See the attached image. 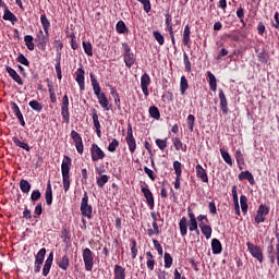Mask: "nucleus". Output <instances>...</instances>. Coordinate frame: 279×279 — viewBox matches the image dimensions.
Segmentation results:
<instances>
[{
	"mask_svg": "<svg viewBox=\"0 0 279 279\" xmlns=\"http://www.w3.org/2000/svg\"><path fill=\"white\" fill-rule=\"evenodd\" d=\"M92 119L94 122V128L98 138H101V123H99V116L97 114V109H93Z\"/></svg>",
	"mask_w": 279,
	"mask_h": 279,
	"instance_id": "17",
	"label": "nucleus"
},
{
	"mask_svg": "<svg viewBox=\"0 0 279 279\" xmlns=\"http://www.w3.org/2000/svg\"><path fill=\"white\" fill-rule=\"evenodd\" d=\"M131 254L132 258H136L138 254V248L136 247V240H132Z\"/></svg>",
	"mask_w": 279,
	"mask_h": 279,
	"instance_id": "60",
	"label": "nucleus"
},
{
	"mask_svg": "<svg viewBox=\"0 0 279 279\" xmlns=\"http://www.w3.org/2000/svg\"><path fill=\"white\" fill-rule=\"evenodd\" d=\"M153 245L155 250L158 252L159 256H162L163 251H162V245H160V242H158V240H153Z\"/></svg>",
	"mask_w": 279,
	"mask_h": 279,
	"instance_id": "59",
	"label": "nucleus"
},
{
	"mask_svg": "<svg viewBox=\"0 0 279 279\" xmlns=\"http://www.w3.org/2000/svg\"><path fill=\"white\" fill-rule=\"evenodd\" d=\"M16 62L23 64V66H29V60L26 59L25 54L20 53L16 58Z\"/></svg>",
	"mask_w": 279,
	"mask_h": 279,
	"instance_id": "51",
	"label": "nucleus"
},
{
	"mask_svg": "<svg viewBox=\"0 0 279 279\" xmlns=\"http://www.w3.org/2000/svg\"><path fill=\"white\" fill-rule=\"evenodd\" d=\"M81 214L83 217L93 219V206L88 204V192H85L81 202Z\"/></svg>",
	"mask_w": 279,
	"mask_h": 279,
	"instance_id": "5",
	"label": "nucleus"
},
{
	"mask_svg": "<svg viewBox=\"0 0 279 279\" xmlns=\"http://www.w3.org/2000/svg\"><path fill=\"white\" fill-rule=\"evenodd\" d=\"M40 197H41L40 190H34L31 194L32 202H38Z\"/></svg>",
	"mask_w": 279,
	"mask_h": 279,
	"instance_id": "58",
	"label": "nucleus"
},
{
	"mask_svg": "<svg viewBox=\"0 0 279 279\" xmlns=\"http://www.w3.org/2000/svg\"><path fill=\"white\" fill-rule=\"evenodd\" d=\"M7 73H9L10 77L15 81L19 86H23V78H21V75L16 72V70L12 69L10 65L5 66Z\"/></svg>",
	"mask_w": 279,
	"mask_h": 279,
	"instance_id": "18",
	"label": "nucleus"
},
{
	"mask_svg": "<svg viewBox=\"0 0 279 279\" xmlns=\"http://www.w3.org/2000/svg\"><path fill=\"white\" fill-rule=\"evenodd\" d=\"M155 143H156L157 147H158L161 151L165 150V149H167V138H165V140L157 138V140L155 141Z\"/></svg>",
	"mask_w": 279,
	"mask_h": 279,
	"instance_id": "53",
	"label": "nucleus"
},
{
	"mask_svg": "<svg viewBox=\"0 0 279 279\" xmlns=\"http://www.w3.org/2000/svg\"><path fill=\"white\" fill-rule=\"evenodd\" d=\"M126 143L131 154H134V151H136V140L134 138L131 124L128 126Z\"/></svg>",
	"mask_w": 279,
	"mask_h": 279,
	"instance_id": "11",
	"label": "nucleus"
},
{
	"mask_svg": "<svg viewBox=\"0 0 279 279\" xmlns=\"http://www.w3.org/2000/svg\"><path fill=\"white\" fill-rule=\"evenodd\" d=\"M2 19H3V21H10V23H12V25H15L19 22V17H16V15H14V13H12V11H10V9L4 10V14H3Z\"/></svg>",
	"mask_w": 279,
	"mask_h": 279,
	"instance_id": "27",
	"label": "nucleus"
},
{
	"mask_svg": "<svg viewBox=\"0 0 279 279\" xmlns=\"http://www.w3.org/2000/svg\"><path fill=\"white\" fill-rule=\"evenodd\" d=\"M191 43V27L186 25L183 31V45H189Z\"/></svg>",
	"mask_w": 279,
	"mask_h": 279,
	"instance_id": "38",
	"label": "nucleus"
},
{
	"mask_svg": "<svg viewBox=\"0 0 279 279\" xmlns=\"http://www.w3.org/2000/svg\"><path fill=\"white\" fill-rule=\"evenodd\" d=\"M149 84H151V77H149V74L144 73L141 76V88L142 93H144L145 97L149 95Z\"/></svg>",
	"mask_w": 279,
	"mask_h": 279,
	"instance_id": "13",
	"label": "nucleus"
},
{
	"mask_svg": "<svg viewBox=\"0 0 279 279\" xmlns=\"http://www.w3.org/2000/svg\"><path fill=\"white\" fill-rule=\"evenodd\" d=\"M61 117H62L64 123L70 122L71 114L69 113V96L66 94L62 98Z\"/></svg>",
	"mask_w": 279,
	"mask_h": 279,
	"instance_id": "9",
	"label": "nucleus"
},
{
	"mask_svg": "<svg viewBox=\"0 0 279 279\" xmlns=\"http://www.w3.org/2000/svg\"><path fill=\"white\" fill-rule=\"evenodd\" d=\"M179 230L181 236H186L189 234V222L186 220V217H182L179 221Z\"/></svg>",
	"mask_w": 279,
	"mask_h": 279,
	"instance_id": "25",
	"label": "nucleus"
},
{
	"mask_svg": "<svg viewBox=\"0 0 279 279\" xmlns=\"http://www.w3.org/2000/svg\"><path fill=\"white\" fill-rule=\"evenodd\" d=\"M83 49L86 56H93V44H90V41H83Z\"/></svg>",
	"mask_w": 279,
	"mask_h": 279,
	"instance_id": "44",
	"label": "nucleus"
},
{
	"mask_svg": "<svg viewBox=\"0 0 279 279\" xmlns=\"http://www.w3.org/2000/svg\"><path fill=\"white\" fill-rule=\"evenodd\" d=\"M29 108H32V110H35V112H41L43 111V105L40 102H38V100H31L28 102Z\"/></svg>",
	"mask_w": 279,
	"mask_h": 279,
	"instance_id": "42",
	"label": "nucleus"
},
{
	"mask_svg": "<svg viewBox=\"0 0 279 279\" xmlns=\"http://www.w3.org/2000/svg\"><path fill=\"white\" fill-rule=\"evenodd\" d=\"M219 100H220V110L222 114H228V99L226 98V94L223 89H219Z\"/></svg>",
	"mask_w": 279,
	"mask_h": 279,
	"instance_id": "19",
	"label": "nucleus"
},
{
	"mask_svg": "<svg viewBox=\"0 0 279 279\" xmlns=\"http://www.w3.org/2000/svg\"><path fill=\"white\" fill-rule=\"evenodd\" d=\"M20 189L22 191V193H29V191H32V184L29 183V181L22 179L20 181Z\"/></svg>",
	"mask_w": 279,
	"mask_h": 279,
	"instance_id": "35",
	"label": "nucleus"
},
{
	"mask_svg": "<svg viewBox=\"0 0 279 279\" xmlns=\"http://www.w3.org/2000/svg\"><path fill=\"white\" fill-rule=\"evenodd\" d=\"M94 95H96L98 99V104L104 108V110H110V102L108 101V97H106L105 93H101V86L99 85V82L97 81V77L94 73L89 74Z\"/></svg>",
	"mask_w": 279,
	"mask_h": 279,
	"instance_id": "1",
	"label": "nucleus"
},
{
	"mask_svg": "<svg viewBox=\"0 0 279 279\" xmlns=\"http://www.w3.org/2000/svg\"><path fill=\"white\" fill-rule=\"evenodd\" d=\"M208 208H209L210 215H215L217 213V205L215 204V202H209Z\"/></svg>",
	"mask_w": 279,
	"mask_h": 279,
	"instance_id": "64",
	"label": "nucleus"
},
{
	"mask_svg": "<svg viewBox=\"0 0 279 279\" xmlns=\"http://www.w3.org/2000/svg\"><path fill=\"white\" fill-rule=\"evenodd\" d=\"M195 169H196V177L198 178V180L208 184V172L206 171V169H204V167H202V165L199 163L196 165Z\"/></svg>",
	"mask_w": 279,
	"mask_h": 279,
	"instance_id": "16",
	"label": "nucleus"
},
{
	"mask_svg": "<svg viewBox=\"0 0 279 279\" xmlns=\"http://www.w3.org/2000/svg\"><path fill=\"white\" fill-rule=\"evenodd\" d=\"M238 180H240V182L243 180H247V182H250V184H252V186H254V184H256V181L254 180V174H252V172H250V170L242 171L238 175Z\"/></svg>",
	"mask_w": 279,
	"mask_h": 279,
	"instance_id": "20",
	"label": "nucleus"
},
{
	"mask_svg": "<svg viewBox=\"0 0 279 279\" xmlns=\"http://www.w3.org/2000/svg\"><path fill=\"white\" fill-rule=\"evenodd\" d=\"M153 36L155 40H157L158 45H161V46L165 45V36H162L160 32L155 31L153 33Z\"/></svg>",
	"mask_w": 279,
	"mask_h": 279,
	"instance_id": "49",
	"label": "nucleus"
},
{
	"mask_svg": "<svg viewBox=\"0 0 279 279\" xmlns=\"http://www.w3.org/2000/svg\"><path fill=\"white\" fill-rule=\"evenodd\" d=\"M231 193L233 197V204L234 205L239 204V194L236 193V185L232 186Z\"/></svg>",
	"mask_w": 279,
	"mask_h": 279,
	"instance_id": "62",
	"label": "nucleus"
},
{
	"mask_svg": "<svg viewBox=\"0 0 279 279\" xmlns=\"http://www.w3.org/2000/svg\"><path fill=\"white\" fill-rule=\"evenodd\" d=\"M57 265L63 271H66V269H69V265H70L69 255H63V256L59 257L57 259Z\"/></svg>",
	"mask_w": 279,
	"mask_h": 279,
	"instance_id": "26",
	"label": "nucleus"
},
{
	"mask_svg": "<svg viewBox=\"0 0 279 279\" xmlns=\"http://www.w3.org/2000/svg\"><path fill=\"white\" fill-rule=\"evenodd\" d=\"M187 125H189V130L191 132H193V130L195 128V116H193V114L187 116Z\"/></svg>",
	"mask_w": 279,
	"mask_h": 279,
	"instance_id": "55",
	"label": "nucleus"
},
{
	"mask_svg": "<svg viewBox=\"0 0 279 279\" xmlns=\"http://www.w3.org/2000/svg\"><path fill=\"white\" fill-rule=\"evenodd\" d=\"M116 31L118 34H125L128 32V26H125V22L119 21L116 25Z\"/></svg>",
	"mask_w": 279,
	"mask_h": 279,
	"instance_id": "43",
	"label": "nucleus"
},
{
	"mask_svg": "<svg viewBox=\"0 0 279 279\" xmlns=\"http://www.w3.org/2000/svg\"><path fill=\"white\" fill-rule=\"evenodd\" d=\"M183 62L185 66V71L191 73V61L189 60V54L186 52L183 53Z\"/></svg>",
	"mask_w": 279,
	"mask_h": 279,
	"instance_id": "54",
	"label": "nucleus"
},
{
	"mask_svg": "<svg viewBox=\"0 0 279 279\" xmlns=\"http://www.w3.org/2000/svg\"><path fill=\"white\" fill-rule=\"evenodd\" d=\"M113 276L114 279H125V268L121 265H114Z\"/></svg>",
	"mask_w": 279,
	"mask_h": 279,
	"instance_id": "28",
	"label": "nucleus"
},
{
	"mask_svg": "<svg viewBox=\"0 0 279 279\" xmlns=\"http://www.w3.org/2000/svg\"><path fill=\"white\" fill-rule=\"evenodd\" d=\"M111 95H112V97H114L116 106H118V108H120L121 107V98L119 97V93H117V90L112 89Z\"/></svg>",
	"mask_w": 279,
	"mask_h": 279,
	"instance_id": "61",
	"label": "nucleus"
},
{
	"mask_svg": "<svg viewBox=\"0 0 279 279\" xmlns=\"http://www.w3.org/2000/svg\"><path fill=\"white\" fill-rule=\"evenodd\" d=\"M35 43H37V48L39 51H47V45L49 44V33L40 29L36 34Z\"/></svg>",
	"mask_w": 279,
	"mask_h": 279,
	"instance_id": "4",
	"label": "nucleus"
},
{
	"mask_svg": "<svg viewBox=\"0 0 279 279\" xmlns=\"http://www.w3.org/2000/svg\"><path fill=\"white\" fill-rule=\"evenodd\" d=\"M84 73H85L84 68L81 65V68L77 69V74H76V78H75L81 90H85V88H86L85 83H84Z\"/></svg>",
	"mask_w": 279,
	"mask_h": 279,
	"instance_id": "22",
	"label": "nucleus"
},
{
	"mask_svg": "<svg viewBox=\"0 0 279 279\" xmlns=\"http://www.w3.org/2000/svg\"><path fill=\"white\" fill-rule=\"evenodd\" d=\"M148 112H149V117H151V119H155L156 121H158L160 119V110H158V107L151 106L148 109Z\"/></svg>",
	"mask_w": 279,
	"mask_h": 279,
	"instance_id": "37",
	"label": "nucleus"
},
{
	"mask_svg": "<svg viewBox=\"0 0 279 279\" xmlns=\"http://www.w3.org/2000/svg\"><path fill=\"white\" fill-rule=\"evenodd\" d=\"M201 231L204 234L205 239H210L213 236V227L201 222L199 225Z\"/></svg>",
	"mask_w": 279,
	"mask_h": 279,
	"instance_id": "29",
	"label": "nucleus"
},
{
	"mask_svg": "<svg viewBox=\"0 0 279 279\" xmlns=\"http://www.w3.org/2000/svg\"><path fill=\"white\" fill-rule=\"evenodd\" d=\"M71 138H73L75 143V148L80 154H84V142H82V135L76 131L71 132Z\"/></svg>",
	"mask_w": 279,
	"mask_h": 279,
	"instance_id": "14",
	"label": "nucleus"
},
{
	"mask_svg": "<svg viewBox=\"0 0 279 279\" xmlns=\"http://www.w3.org/2000/svg\"><path fill=\"white\" fill-rule=\"evenodd\" d=\"M40 23L45 34L49 33V29L51 27V22H49V19H47L46 14L40 15Z\"/></svg>",
	"mask_w": 279,
	"mask_h": 279,
	"instance_id": "32",
	"label": "nucleus"
},
{
	"mask_svg": "<svg viewBox=\"0 0 279 279\" xmlns=\"http://www.w3.org/2000/svg\"><path fill=\"white\" fill-rule=\"evenodd\" d=\"M53 45L57 52H61L64 49V44L60 39H54Z\"/></svg>",
	"mask_w": 279,
	"mask_h": 279,
	"instance_id": "57",
	"label": "nucleus"
},
{
	"mask_svg": "<svg viewBox=\"0 0 279 279\" xmlns=\"http://www.w3.org/2000/svg\"><path fill=\"white\" fill-rule=\"evenodd\" d=\"M140 3H142L144 12L146 14H149L151 12V2L149 0H137Z\"/></svg>",
	"mask_w": 279,
	"mask_h": 279,
	"instance_id": "47",
	"label": "nucleus"
},
{
	"mask_svg": "<svg viewBox=\"0 0 279 279\" xmlns=\"http://www.w3.org/2000/svg\"><path fill=\"white\" fill-rule=\"evenodd\" d=\"M211 250L213 254H221L223 248L221 246V242L218 239L211 240Z\"/></svg>",
	"mask_w": 279,
	"mask_h": 279,
	"instance_id": "31",
	"label": "nucleus"
},
{
	"mask_svg": "<svg viewBox=\"0 0 279 279\" xmlns=\"http://www.w3.org/2000/svg\"><path fill=\"white\" fill-rule=\"evenodd\" d=\"M92 160L93 162H97L99 160H104L106 158V153L101 150V147L97 144H93L90 147Z\"/></svg>",
	"mask_w": 279,
	"mask_h": 279,
	"instance_id": "10",
	"label": "nucleus"
},
{
	"mask_svg": "<svg viewBox=\"0 0 279 279\" xmlns=\"http://www.w3.org/2000/svg\"><path fill=\"white\" fill-rule=\"evenodd\" d=\"M71 157L64 156L61 163V174L64 193H69V189H71Z\"/></svg>",
	"mask_w": 279,
	"mask_h": 279,
	"instance_id": "2",
	"label": "nucleus"
},
{
	"mask_svg": "<svg viewBox=\"0 0 279 279\" xmlns=\"http://www.w3.org/2000/svg\"><path fill=\"white\" fill-rule=\"evenodd\" d=\"M142 193L147 202V205L149 206L150 210H154V194L149 190V187L142 186Z\"/></svg>",
	"mask_w": 279,
	"mask_h": 279,
	"instance_id": "15",
	"label": "nucleus"
},
{
	"mask_svg": "<svg viewBox=\"0 0 279 279\" xmlns=\"http://www.w3.org/2000/svg\"><path fill=\"white\" fill-rule=\"evenodd\" d=\"M246 246L251 256H253V258H256L258 263H263L264 260L263 248H260V246L258 245L253 244L252 242H247Z\"/></svg>",
	"mask_w": 279,
	"mask_h": 279,
	"instance_id": "7",
	"label": "nucleus"
},
{
	"mask_svg": "<svg viewBox=\"0 0 279 279\" xmlns=\"http://www.w3.org/2000/svg\"><path fill=\"white\" fill-rule=\"evenodd\" d=\"M12 141L15 145V147H21V149H24L25 151H31V147L27 143L25 142H21V140H19V137L14 136L12 137Z\"/></svg>",
	"mask_w": 279,
	"mask_h": 279,
	"instance_id": "33",
	"label": "nucleus"
},
{
	"mask_svg": "<svg viewBox=\"0 0 279 279\" xmlns=\"http://www.w3.org/2000/svg\"><path fill=\"white\" fill-rule=\"evenodd\" d=\"M269 215V207L260 205L255 217V223H264L265 218Z\"/></svg>",
	"mask_w": 279,
	"mask_h": 279,
	"instance_id": "12",
	"label": "nucleus"
},
{
	"mask_svg": "<svg viewBox=\"0 0 279 279\" xmlns=\"http://www.w3.org/2000/svg\"><path fill=\"white\" fill-rule=\"evenodd\" d=\"M45 199L47 206H51V204H53V190L51 189V181H49L47 184Z\"/></svg>",
	"mask_w": 279,
	"mask_h": 279,
	"instance_id": "24",
	"label": "nucleus"
},
{
	"mask_svg": "<svg viewBox=\"0 0 279 279\" xmlns=\"http://www.w3.org/2000/svg\"><path fill=\"white\" fill-rule=\"evenodd\" d=\"M163 259L166 269H170L171 265H173V257H171V254L165 253Z\"/></svg>",
	"mask_w": 279,
	"mask_h": 279,
	"instance_id": "46",
	"label": "nucleus"
},
{
	"mask_svg": "<svg viewBox=\"0 0 279 279\" xmlns=\"http://www.w3.org/2000/svg\"><path fill=\"white\" fill-rule=\"evenodd\" d=\"M186 90H189V80H186V76H181L180 81V93L181 95H185Z\"/></svg>",
	"mask_w": 279,
	"mask_h": 279,
	"instance_id": "36",
	"label": "nucleus"
},
{
	"mask_svg": "<svg viewBox=\"0 0 279 279\" xmlns=\"http://www.w3.org/2000/svg\"><path fill=\"white\" fill-rule=\"evenodd\" d=\"M122 49L124 51V53H123L124 64H125V66H128V69H132V66L136 62L134 52H132V48H130V45H128V43L122 44Z\"/></svg>",
	"mask_w": 279,
	"mask_h": 279,
	"instance_id": "3",
	"label": "nucleus"
},
{
	"mask_svg": "<svg viewBox=\"0 0 279 279\" xmlns=\"http://www.w3.org/2000/svg\"><path fill=\"white\" fill-rule=\"evenodd\" d=\"M173 146L175 148L177 151H180V149H182L184 147V144L182 143V141L180 140V137H174L172 140Z\"/></svg>",
	"mask_w": 279,
	"mask_h": 279,
	"instance_id": "52",
	"label": "nucleus"
},
{
	"mask_svg": "<svg viewBox=\"0 0 279 279\" xmlns=\"http://www.w3.org/2000/svg\"><path fill=\"white\" fill-rule=\"evenodd\" d=\"M220 154L222 156V159L229 167H232V157L230 156V153L228 150H225L223 148L220 149Z\"/></svg>",
	"mask_w": 279,
	"mask_h": 279,
	"instance_id": "40",
	"label": "nucleus"
},
{
	"mask_svg": "<svg viewBox=\"0 0 279 279\" xmlns=\"http://www.w3.org/2000/svg\"><path fill=\"white\" fill-rule=\"evenodd\" d=\"M189 230L190 232H195L199 234V229L197 228V220H189Z\"/></svg>",
	"mask_w": 279,
	"mask_h": 279,
	"instance_id": "50",
	"label": "nucleus"
},
{
	"mask_svg": "<svg viewBox=\"0 0 279 279\" xmlns=\"http://www.w3.org/2000/svg\"><path fill=\"white\" fill-rule=\"evenodd\" d=\"M235 160L239 167H241V165H245V158L243 157L241 149L235 150Z\"/></svg>",
	"mask_w": 279,
	"mask_h": 279,
	"instance_id": "45",
	"label": "nucleus"
},
{
	"mask_svg": "<svg viewBox=\"0 0 279 279\" xmlns=\"http://www.w3.org/2000/svg\"><path fill=\"white\" fill-rule=\"evenodd\" d=\"M83 263L86 271H93V267L95 266V257L93 256V251H90V248L83 250Z\"/></svg>",
	"mask_w": 279,
	"mask_h": 279,
	"instance_id": "6",
	"label": "nucleus"
},
{
	"mask_svg": "<svg viewBox=\"0 0 279 279\" xmlns=\"http://www.w3.org/2000/svg\"><path fill=\"white\" fill-rule=\"evenodd\" d=\"M119 147V141L117 138H113L111 143L108 146V151H117V148Z\"/></svg>",
	"mask_w": 279,
	"mask_h": 279,
	"instance_id": "56",
	"label": "nucleus"
},
{
	"mask_svg": "<svg viewBox=\"0 0 279 279\" xmlns=\"http://www.w3.org/2000/svg\"><path fill=\"white\" fill-rule=\"evenodd\" d=\"M236 16L240 20L241 23H243V19H245V11L243 10V8H239L236 10Z\"/></svg>",
	"mask_w": 279,
	"mask_h": 279,
	"instance_id": "63",
	"label": "nucleus"
},
{
	"mask_svg": "<svg viewBox=\"0 0 279 279\" xmlns=\"http://www.w3.org/2000/svg\"><path fill=\"white\" fill-rule=\"evenodd\" d=\"M240 205H241V210L243 215H247V196L245 195L240 196Z\"/></svg>",
	"mask_w": 279,
	"mask_h": 279,
	"instance_id": "41",
	"label": "nucleus"
},
{
	"mask_svg": "<svg viewBox=\"0 0 279 279\" xmlns=\"http://www.w3.org/2000/svg\"><path fill=\"white\" fill-rule=\"evenodd\" d=\"M11 108L15 117L19 119L22 128H25V119L23 118V113L21 112V108H19V105H16V102H11Z\"/></svg>",
	"mask_w": 279,
	"mask_h": 279,
	"instance_id": "21",
	"label": "nucleus"
},
{
	"mask_svg": "<svg viewBox=\"0 0 279 279\" xmlns=\"http://www.w3.org/2000/svg\"><path fill=\"white\" fill-rule=\"evenodd\" d=\"M207 76L209 78V88L213 90V93L217 92V77H215V74L213 72L208 71Z\"/></svg>",
	"mask_w": 279,
	"mask_h": 279,
	"instance_id": "30",
	"label": "nucleus"
},
{
	"mask_svg": "<svg viewBox=\"0 0 279 279\" xmlns=\"http://www.w3.org/2000/svg\"><path fill=\"white\" fill-rule=\"evenodd\" d=\"M173 169L178 178H182V163L180 161L173 162Z\"/></svg>",
	"mask_w": 279,
	"mask_h": 279,
	"instance_id": "48",
	"label": "nucleus"
},
{
	"mask_svg": "<svg viewBox=\"0 0 279 279\" xmlns=\"http://www.w3.org/2000/svg\"><path fill=\"white\" fill-rule=\"evenodd\" d=\"M24 43H25V45H26V47H27V49H28V51H34V36H32V35H26L25 37H24Z\"/></svg>",
	"mask_w": 279,
	"mask_h": 279,
	"instance_id": "39",
	"label": "nucleus"
},
{
	"mask_svg": "<svg viewBox=\"0 0 279 279\" xmlns=\"http://www.w3.org/2000/svg\"><path fill=\"white\" fill-rule=\"evenodd\" d=\"M47 254V248H40L35 256V274H40V269L43 267V263H45V256Z\"/></svg>",
	"mask_w": 279,
	"mask_h": 279,
	"instance_id": "8",
	"label": "nucleus"
},
{
	"mask_svg": "<svg viewBox=\"0 0 279 279\" xmlns=\"http://www.w3.org/2000/svg\"><path fill=\"white\" fill-rule=\"evenodd\" d=\"M110 180V177L107 174H101L100 177L96 178V184L99 186V189H104L106 184H108V181Z\"/></svg>",
	"mask_w": 279,
	"mask_h": 279,
	"instance_id": "34",
	"label": "nucleus"
},
{
	"mask_svg": "<svg viewBox=\"0 0 279 279\" xmlns=\"http://www.w3.org/2000/svg\"><path fill=\"white\" fill-rule=\"evenodd\" d=\"M51 265H53V253H50L47 257L44 268H43V276H49V271H51Z\"/></svg>",
	"mask_w": 279,
	"mask_h": 279,
	"instance_id": "23",
	"label": "nucleus"
}]
</instances>
